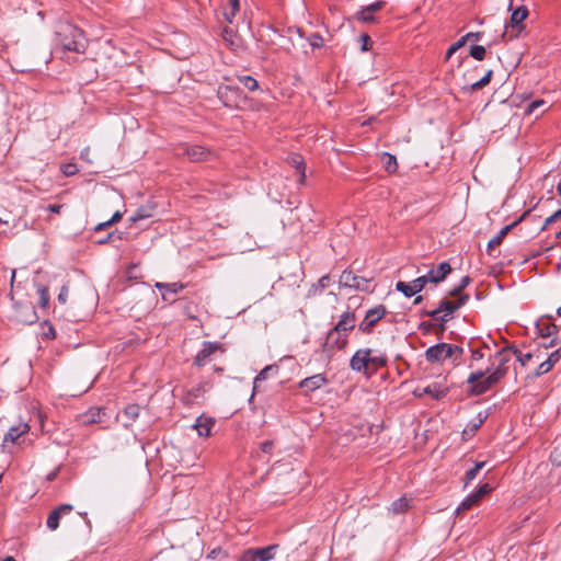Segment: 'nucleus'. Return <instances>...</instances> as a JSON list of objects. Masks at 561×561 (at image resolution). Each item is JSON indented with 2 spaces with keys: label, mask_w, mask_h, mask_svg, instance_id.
Here are the masks:
<instances>
[{
  "label": "nucleus",
  "mask_w": 561,
  "mask_h": 561,
  "mask_svg": "<svg viewBox=\"0 0 561 561\" xmlns=\"http://www.w3.org/2000/svg\"><path fill=\"white\" fill-rule=\"evenodd\" d=\"M56 34L58 44L64 50L84 53L87 46L83 33L73 24L60 23Z\"/></svg>",
  "instance_id": "obj_1"
},
{
  "label": "nucleus",
  "mask_w": 561,
  "mask_h": 561,
  "mask_svg": "<svg viewBox=\"0 0 561 561\" xmlns=\"http://www.w3.org/2000/svg\"><path fill=\"white\" fill-rule=\"evenodd\" d=\"M486 371L477 370L469 375L467 382L470 385L469 393L472 396H481L489 391L501 379L493 373L485 376Z\"/></svg>",
  "instance_id": "obj_2"
},
{
  "label": "nucleus",
  "mask_w": 561,
  "mask_h": 561,
  "mask_svg": "<svg viewBox=\"0 0 561 561\" xmlns=\"http://www.w3.org/2000/svg\"><path fill=\"white\" fill-rule=\"evenodd\" d=\"M454 300H450L448 298H444L440 302L438 308H436L433 311L428 312V316L434 321H440V322H447L453 313L461 308L469 299V295H461L454 297Z\"/></svg>",
  "instance_id": "obj_3"
},
{
  "label": "nucleus",
  "mask_w": 561,
  "mask_h": 561,
  "mask_svg": "<svg viewBox=\"0 0 561 561\" xmlns=\"http://www.w3.org/2000/svg\"><path fill=\"white\" fill-rule=\"evenodd\" d=\"M463 354V350L457 345L448 343H439L428 347L425 357L430 363H442L447 358L457 360Z\"/></svg>",
  "instance_id": "obj_4"
},
{
  "label": "nucleus",
  "mask_w": 561,
  "mask_h": 561,
  "mask_svg": "<svg viewBox=\"0 0 561 561\" xmlns=\"http://www.w3.org/2000/svg\"><path fill=\"white\" fill-rule=\"evenodd\" d=\"M347 342L346 333H340L334 329L330 330L321 347L322 357L327 360L331 359L336 351L343 350L347 345Z\"/></svg>",
  "instance_id": "obj_5"
},
{
  "label": "nucleus",
  "mask_w": 561,
  "mask_h": 561,
  "mask_svg": "<svg viewBox=\"0 0 561 561\" xmlns=\"http://www.w3.org/2000/svg\"><path fill=\"white\" fill-rule=\"evenodd\" d=\"M386 314L387 308L383 305H378L367 310L364 319L358 324V330L365 334H370Z\"/></svg>",
  "instance_id": "obj_6"
},
{
  "label": "nucleus",
  "mask_w": 561,
  "mask_h": 561,
  "mask_svg": "<svg viewBox=\"0 0 561 561\" xmlns=\"http://www.w3.org/2000/svg\"><path fill=\"white\" fill-rule=\"evenodd\" d=\"M278 547V545H270L263 548H250L242 553L240 561H271Z\"/></svg>",
  "instance_id": "obj_7"
},
{
  "label": "nucleus",
  "mask_w": 561,
  "mask_h": 561,
  "mask_svg": "<svg viewBox=\"0 0 561 561\" xmlns=\"http://www.w3.org/2000/svg\"><path fill=\"white\" fill-rule=\"evenodd\" d=\"M30 425L25 422H20L18 425L11 426L5 433L2 442V449L11 453V446L20 444V438L27 434Z\"/></svg>",
  "instance_id": "obj_8"
},
{
  "label": "nucleus",
  "mask_w": 561,
  "mask_h": 561,
  "mask_svg": "<svg viewBox=\"0 0 561 561\" xmlns=\"http://www.w3.org/2000/svg\"><path fill=\"white\" fill-rule=\"evenodd\" d=\"M14 319L24 324H32L37 321L35 308L31 302H14Z\"/></svg>",
  "instance_id": "obj_9"
},
{
  "label": "nucleus",
  "mask_w": 561,
  "mask_h": 561,
  "mask_svg": "<svg viewBox=\"0 0 561 561\" xmlns=\"http://www.w3.org/2000/svg\"><path fill=\"white\" fill-rule=\"evenodd\" d=\"M340 285L343 287L354 288L357 290L366 291L369 289V280L355 275L352 271H343L340 280Z\"/></svg>",
  "instance_id": "obj_10"
},
{
  "label": "nucleus",
  "mask_w": 561,
  "mask_h": 561,
  "mask_svg": "<svg viewBox=\"0 0 561 561\" xmlns=\"http://www.w3.org/2000/svg\"><path fill=\"white\" fill-rule=\"evenodd\" d=\"M513 350L514 346H507L502 348L494 355V358L496 359L497 364L492 373L495 374L500 379L504 378V376L507 374V364L512 359Z\"/></svg>",
  "instance_id": "obj_11"
},
{
  "label": "nucleus",
  "mask_w": 561,
  "mask_h": 561,
  "mask_svg": "<svg viewBox=\"0 0 561 561\" xmlns=\"http://www.w3.org/2000/svg\"><path fill=\"white\" fill-rule=\"evenodd\" d=\"M224 353V347L217 342H205L203 348L196 354L194 365L202 367L210 359L216 352Z\"/></svg>",
  "instance_id": "obj_12"
},
{
  "label": "nucleus",
  "mask_w": 561,
  "mask_h": 561,
  "mask_svg": "<svg viewBox=\"0 0 561 561\" xmlns=\"http://www.w3.org/2000/svg\"><path fill=\"white\" fill-rule=\"evenodd\" d=\"M217 95L226 107L231 108L238 106L240 90L233 85H220Z\"/></svg>",
  "instance_id": "obj_13"
},
{
  "label": "nucleus",
  "mask_w": 561,
  "mask_h": 561,
  "mask_svg": "<svg viewBox=\"0 0 561 561\" xmlns=\"http://www.w3.org/2000/svg\"><path fill=\"white\" fill-rule=\"evenodd\" d=\"M427 284V279L424 276H420L411 283L398 282L396 289L402 293L405 297H412L420 293Z\"/></svg>",
  "instance_id": "obj_14"
},
{
  "label": "nucleus",
  "mask_w": 561,
  "mask_h": 561,
  "mask_svg": "<svg viewBox=\"0 0 561 561\" xmlns=\"http://www.w3.org/2000/svg\"><path fill=\"white\" fill-rule=\"evenodd\" d=\"M370 348L358 350L351 358L350 366L353 370L358 373L369 371V355Z\"/></svg>",
  "instance_id": "obj_15"
},
{
  "label": "nucleus",
  "mask_w": 561,
  "mask_h": 561,
  "mask_svg": "<svg viewBox=\"0 0 561 561\" xmlns=\"http://www.w3.org/2000/svg\"><path fill=\"white\" fill-rule=\"evenodd\" d=\"M448 392V388L439 382H433L424 388H416L413 391L415 397H423L425 394L431 396L435 400H439L445 397Z\"/></svg>",
  "instance_id": "obj_16"
},
{
  "label": "nucleus",
  "mask_w": 561,
  "mask_h": 561,
  "mask_svg": "<svg viewBox=\"0 0 561 561\" xmlns=\"http://www.w3.org/2000/svg\"><path fill=\"white\" fill-rule=\"evenodd\" d=\"M450 273V264L447 262H442L440 264H438L437 268L430 270L428 273L423 276L427 279V283L438 284L443 282Z\"/></svg>",
  "instance_id": "obj_17"
},
{
  "label": "nucleus",
  "mask_w": 561,
  "mask_h": 561,
  "mask_svg": "<svg viewBox=\"0 0 561 561\" xmlns=\"http://www.w3.org/2000/svg\"><path fill=\"white\" fill-rule=\"evenodd\" d=\"M386 2L382 0H378L369 5L364 7L360 11L356 13V19L364 23L375 22L374 14L380 11L385 7Z\"/></svg>",
  "instance_id": "obj_18"
},
{
  "label": "nucleus",
  "mask_w": 561,
  "mask_h": 561,
  "mask_svg": "<svg viewBox=\"0 0 561 561\" xmlns=\"http://www.w3.org/2000/svg\"><path fill=\"white\" fill-rule=\"evenodd\" d=\"M156 288L161 291L164 301L173 302L176 294L183 289V285L180 283H157Z\"/></svg>",
  "instance_id": "obj_19"
},
{
  "label": "nucleus",
  "mask_w": 561,
  "mask_h": 561,
  "mask_svg": "<svg viewBox=\"0 0 561 561\" xmlns=\"http://www.w3.org/2000/svg\"><path fill=\"white\" fill-rule=\"evenodd\" d=\"M213 385L209 381H202L191 390H188L184 397V400L188 404H194L198 399L203 398L204 394L211 389Z\"/></svg>",
  "instance_id": "obj_20"
},
{
  "label": "nucleus",
  "mask_w": 561,
  "mask_h": 561,
  "mask_svg": "<svg viewBox=\"0 0 561 561\" xmlns=\"http://www.w3.org/2000/svg\"><path fill=\"white\" fill-rule=\"evenodd\" d=\"M73 510L70 504H62L50 512L47 518V527L50 530H56L59 526L60 517L69 514Z\"/></svg>",
  "instance_id": "obj_21"
},
{
  "label": "nucleus",
  "mask_w": 561,
  "mask_h": 561,
  "mask_svg": "<svg viewBox=\"0 0 561 561\" xmlns=\"http://www.w3.org/2000/svg\"><path fill=\"white\" fill-rule=\"evenodd\" d=\"M510 9L512 10L510 25L519 32L523 28V22L528 16V10L525 5L513 9L512 3L510 4Z\"/></svg>",
  "instance_id": "obj_22"
},
{
  "label": "nucleus",
  "mask_w": 561,
  "mask_h": 561,
  "mask_svg": "<svg viewBox=\"0 0 561 561\" xmlns=\"http://www.w3.org/2000/svg\"><path fill=\"white\" fill-rule=\"evenodd\" d=\"M356 317L352 312H344L339 322L333 328L335 331L340 333H346L351 332L355 328Z\"/></svg>",
  "instance_id": "obj_23"
},
{
  "label": "nucleus",
  "mask_w": 561,
  "mask_h": 561,
  "mask_svg": "<svg viewBox=\"0 0 561 561\" xmlns=\"http://www.w3.org/2000/svg\"><path fill=\"white\" fill-rule=\"evenodd\" d=\"M327 382V378L322 374H317L310 377L302 379L299 382V387L307 390L308 392H312L319 388H321Z\"/></svg>",
  "instance_id": "obj_24"
},
{
  "label": "nucleus",
  "mask_w": 561,
  "mask_h": 561,
  "mask_svg": "<svg viewBox=\"0 0 561 561\" xmlns=\"http://www.w3.org/2000/svg\"><path fill=\"white\" fill-rule=\"evenodd\" d=\"M522 219H523V217H522V218H519L518 220L514 221L513 224H511V225H507V226L503 227V228L497 232V234H496V236H494V237L489 241V243H488V252H489V254H491V251H492L493 249H495L496 247H499V245L502 243V241H503V239L506 237V234H507V233L512 230V228H514V227H515V226H516V225H517Z\"/></svg>",
  "instance_id": "obj_25"
},
{
  "label": "nucleus",
  "mask_w": 561,
  "mask_h": 561,
  "mask_svg": "<svg viewBox=\"0 0 561 561\" xmlns=\"http://www.w3.org/2000/svg\"><path fill=\"white\" fill-rule=\"evenodd\" d=\"M186 154L191 161H204L209 159L213 153L202 146H191L186 149Z\"/></svg>",
  "instance_id": "obj_26"
},
{
  "label": "nucleus",
  "mask_w": 561,
  "mask_h": 561,
  "mask_svg": "<svg viewBox=\"0 0 561 561\" xmlns=\"http://www.w3.org/2000/svg\"><path fill=\"white\" fill-rule=\"evenodd\" d=\"M214 420L211 417L199 416L197 417L193 427L197 431L199 436H209L214 426Z\"/></svg>",
  "instance_id": "obj_27"
},
{
  "label": "nucleus",
  "mask_w": 561,
  "mask_h": 561,
  "mask_svg": "<svg viewBox=\"0 0 561 561\" xmlns=\"http://www.w3.org/2000/svg\"><path fill=\"white\" fill-rule=\"evenodd\" d=\"M288 162L296 169L299 174V183L304 184L306 174H305V162L300 154L293 153L288 158Z\"/></svg>",
  "instance_id": "obj_28"
},
{
  "label": "nucleus",
  "mask_w": 561,
  "mask_h": 561,
  "mask_svg": "<svg viewBox=\"0 0 561 561\" xmlns=\"http://www.w3.org/2000/svg\"><path fill=\"white\" fill-rule=\"evenodd\" d=\"M546 105H547V103L545 100H542V99L535 100L526 106L525 115H534L535 114L536 117H539L547 110Z\"/></svg>",
  "instance_id": "obj_29"
},
{
  "label": "nucleus",
  "mask_w": 561,
  "mask_h": 561,
  "mask_svg": "<svg viewBox=\"0 0 561 561\" xmlns=\"http://www.w3.org/2000/svg\"><path fill=\"white\" fill-rule=\"evenodd\" d=\"M513 355L516 356L517 360L520 363L522 366H526L534 358L537 360L541 358L540 350L523 354L519 350L514 347Z\"/></svg>",
  "instance_id": "obj_30"
},
{
  "label": "nucleus",
  "mask_w": 561,
  "mask_h": 561,
  "mask_svg": "<svg viewBox=\"0 0 561 561\" xmlns=\"http://www.w3.org/2000/svg\"><path fill=\"white\" fill-rule=\"evenodd\" d=\"M381 162L388 173H394L398 169L397 158L389 152L381 153Z\"/></svg>",
  "instance_id": "obj_31"
},
{
  "label": "nucleus",
  "mask_w": 561,
  "mask_h": 561,
  "mask_svg": "<svg viewBox=\"0 0 561 561\" xmlns=\"http://www.w3.org/2000/svg\"><path fill=\"white\" fill-rule=\"evenodd\" d=\"M331 282V278L329 275L322 276L317 284H313L311 288L309 289V296H316L318 294H321L322 290L327 287H329Z\"/></svg>",
  "instance_id": "obj_32"
},
{
  "label": "nucleus",
  "mask_w": 561,
  "mask_h": 561,
  "mask_svg": "<svg viewBox=\"0 0 561 561\" xmlns=\"http://www.w3.org/2000/svg\"><path fill=\"white\" fill-rule=\"evenodd\" d=\"M278 371V367L276 365H268L264 367L260 374L254 378V390H256L260 381L265 380L270 375L276 374Z\"/></svg>",
  "instance_id": "obj_33"
},
{
  "label": "nucleus",
  "mask_w": 561,
  "mask_h": 561,
  "mask_svg": "<svg viewBox=\"0 0 561 561\" xmlns=\"http://www.w3.org/2000/svg\"><path fill=\"white\" fill-rule=\"evenodd\" d=\"M537 328L542 337H549L557 332V325L550 322H540Z\"/></svg>",
  "instance_id": "obj_34"
},
{
  "label": "nucleus",
  "mask_w": 561,
  "mask_h": 561,
  "mask_svg": "<svg viewBox=\"0 0 561 561\" xmlns=\"http://www.w3.org/2000/svg\"><path fill=\"white\" fill-rule=\"evenodd\" d=\"M410 507V501L407 497H400L391 504V511L394 514L404 513Z\"/></svg>",
  "instance_id": "obj_35"
},
{
  "label": "nucleus",
  "mask_w": 561,
  "mask_h": 561,
  "mask_svg": "<svg viewBox=\"0 0 561 561\" xmlns=\"http://www.w3.org/2000/svg\"><path fill=\"white\" fill-rule=\"evenodd\" d=\"M479 502L477 501V496H473V494L471 493L470 495H468L461 503L460 505L457 507V515L460 514V512H463V511H467V510H470L472 506L474 505H478Z\"/></svg>",
  "instance_id": "obj_36"
},
{
  "label": "nucleus",
  "mask_w": 561,
  "mask_h": 561,
  "mask_svg": "<svg viewBox=\"0 0 561 561\" xmlns=\"http://www.w3.org/2000/svg\"><path fill=\"white\" fill-rule=\"evenodd\" d=\"M484 465H485L484 461L477 462L472 469H469L466 472L465 485H468L472 480H474L477 478L479 471L484 467Z\"/></svg>",
  "instance_id": "obj_37"
},
{
  "label": "nucleus",
  "mask_w": 561,
  "mask_h": 561,
  "mask_svg": "<svg viewBox=\"0 0 561 561\" xmlns=\"http://www.w3.org/2000/svg\"><path fill=\"white\" fill-rule=\"evenodd\" d=\"M238 79L249 91H255L259 89V82L251 76H239Z\"/></svg>",
  "instance_id": "obj_38"
},
{
  "label": "nucleus",
  "mask_w": 561,
  "mask_h": 561,
  "mask_svg": "<svg viewBox=\"0 0 561 561\" xmlns=\"http://www.w3.org/2000/svg\"><path fill=\"white\" fill-rule=\"evenodd\" d=\"M492 76H493V71L488 70L486 73L484 75V77H482L480 80L473 82L470 85V90L476 91V90H480V89L484 88L485 85H488L490 83Z\"/></svg>",
  "instance_id": "obj_39"
},
{
  "label": "nucleus",
  "mask_w": 561,
  "mask_h": 561,
  "mask_svg": "<svg viewBox=\"0 0 561 561\" xmlns=\"http://www.w3.org/2000/svg\"><path fill=\"white\" fill-rule=\"evenodd\" d=\"M471 282V278L469 276H463L459 283V285H457L456 287H454L450 291H449V295L451 297H456V296H461L463 295L462 294V290L470 284Z\"/></svg>",
  "instance_id": "obj_40"
},
{
  "label": "nucleus",
  "mask_w": 561,
  "mask_h": 561,
  "mask_svg": "<svg viewBox=\"0 0 561 561\" xmlns=\"http://www.w3.org/2000/svg\"><path fill=\"white\" fill-rule=\"evenodd\" d=\"M309 43V45L316 49V48H322L324 46V39L323 37L318 33H312L307 36L306 38Z\"/></svg>",
  "instance_id": "obj_41"
},
{
  "label": "nucleus",
  "mask_w": 561,
  "mask_h": 561,
  "mask_svg": "<svg viewBox=\"0 0 561 561\" xmlns=\"http://www.w3.org/2000/svg\"><path fill=\"white\" fill-rule=\"evenodd\" d=\"M387 364V359L383 356H371L369 355V370L375 371Z\"/></svg>",
  "instance_id": "obj_42"
},
{
  "label": "nucleus",
  "mask_w": 561,
  "mask_h": 561,
  "mask_svg": "<svg viewBox=\"0 0 561 561\" xmlns=\"http://www.w3.org/2000/svg\"><path fill=\"white\" fill-rule=\"evenodd\" d=\"M486 54V49L481 45H473L470 47L469 55L476 60H483Z\"/></svg>",
  "instance_id": "obj_43"
},
{
  "label": "nucleus",
  "mask_w": 561,
  "mask_h": 561,
  "mask_svg": "<svg viewBox=\"0 0 561 561\" xmlns=\"http://www.w3.org/2000/svg\"><path fill=\"white\" fill-rule=\"evenodd\" d=\"M140 413V407L138 404H129L125 408L124 414L130 420L135 421Z\"/></svg>",
  "instance_id": "obj_44"
},
{
  "label": "nucleus",
  "mask_w": 561,
  "mask_h": 561,
  "mask_svg": "<svg viewBox=\"0 0 561 561\" xmlns=\"http://www.w3.org/2000/svg\"><path fill=\"white\" fill-rule=\"evenodd\" d=\"M122 219V214L121 211H116L111 219H108L107 221L105 222H101L96 227H95V230L99 231V230H103L116 222H118L119 220Z\"/></svg>",
  "instance_id": "obj_45"
},
{
  "label": "nucleus",
  "mask_w": 561,
  "mask_h": 561,
  "mask_svg": "<svg viewBox=\"0 0 561 561\" xmlns=\"http://www.w3.org/2000/svg\"><path fill=\"white\" fill-rule=\"evenodd\" d=\"M491 491H492L491 485L489 483H484V484L480 485L479 489L477 491H474L472 494H473V496H477V501L480 502L483 499V496L489 494Z\"/></svg>",
  "instance_id": "obj_46"
},
{
  "label": "nucleus",
  "mask_w": 561,
  "mask_h": 561,
  "mask_svg": "<svg viewBox=\"0 0 561 561\" xmlns=\"http://www.w3.org/2000/svg\"><path fill=\"white\" fill-rule=\"evenodd\" d=\"M38 295H39V301H38L39 306L42 308H46L48 306V301H49L48 289L44 286L39 287Z\"/></svg>",
  "instance_id": "obj_47"
},
{
  "label": "nucleus",
  "mask_w": 561,
  "mask_h": 561,
  "mask_svg": "<svg viewBox=\"0 0 561 561\" xmlns=\"http://www.w3.org/2000/svg\"><path fill=\"white\" fill-rule=\"evenodd\" d=\"M553 367L545 359L539 364L537 369L534 373L535 377H540L547 373H549Z\"/></svg>",
  "instance_id": "obj_48"
},
{
  "label": "nucleus",
  "mask_w": 561,
  "mask_h": 561,
  "mask_svg": "<svg viewBox=\"0 0 561 561\" xmlns=\"http://www.w3.org/2000/svg\"><path fill=\"white\" fill-rule=\"evenodd\" d=\"M466 45V41L461 36L457 42H455L446 53V59H449L453 54H455L459 48Z\"/></svg>",
  "instance_id": "obj_49"
},
{
  "label": "nucleus",
  "mask_w": 561,
  "mask_h": 561,
  "mask_svg": "<svg viewBox=\"0 0 561 561\" xmlns=\"http://www.w3.org/2000/svg\"><path fill=\"white\" fill-rule=\"evenodd\" d=\"M61 171L65 175L71 176L78 172V168L75 163H67L62 165Z\"/></svg>",
  "instance_id": "obj_50"
},
{
  "label": "nucleus",
  "mask_w": 561,
  "mask_h": 561,
  "mask_svg": "<svg viewBox=\"0 0 561 561\" xmlns=\"http://www.w3.org/2000/svg\"><path fill=\"white\" fill-rule=\"evenodd\" d=\"M561 358V348L556 350L552 352L548 357L547 362L553 367Z\"/></svg>",
  "instance_id": "obj_51"
},
{
  "label": "nucleus",
  "mask_w": 561,
  "mask_h": 561,
  "mask_svg": "<svg viewBox=\"0 0 561 561\" xmlns=\"http://www.w3.org/2000/svg\"><path fill=\"white\" fill-rule=\"evenodd\" d=\"M559 218H561V209L557 210L556 213H553L551 216L547 217L546 220H545V225L543 227L541 228V230H545L549 225H551L552 222H554L556 220H558Z\"/></svg>",
  "instance_id": "obj_52"
},
{
  "label": "nucleus",
  "mask_w": 561,
  "mask_h": 561,
  "mask_svg": "<svg viewBox=\"0 0 561 561\" xmlns=\"http://www.w3.org/2000/svg\"><path fill=\"white\" fill-rule=\"evenodd\" d=\"M483 36V33L481 32H469L467 33L466 35H463V39L467 42H470V41H480Z\"/></svg>",
  "instance_id": "obj_53"
},
{
  "label": "nucleus",
  "mask_w": 561,
  "mask_h": 561,
  "mask_svg": "<svg viewBox=\"0 0 561 561\" xmlns=\"http://www.w3.org/2000/svg\"><path fill=\"white\" fill-rule=\"evenodd\" d=\"M273 447H274V442L273 440H265L260 446L261 450L263 453H265V454H271Z\"/></svg>",
  "instance_id": "obj_54"
},
{
  "label": "nucleus",
  "mask_w": 561,
  "mask_h": 561,
  "mask_svg": "<svg viewBox=\"0 0 561 561\" xmlns=\"http://www.w3.org/2000/svg\"><path fill=\"white\" fill-rule=\"evenodd\" d=\"M101 413H102V411L100 409L91 410L90 411L91 417L87 422H91V423L100 422L101 421V416H100Z\"/></svg>",
  "instance_id": "obj_55"
},
{
  "label": "nucleus",
  "mask_w": 561,
  "mask_h": 561,
  "mask_svg": "<svg viewBox=\"0 0 561 561\" xmlns=\"http://www.w3.org/2000/svg\"><path fill=\"white\" fill-rule=\"evenodd\" d=\"M551 460L557 465H561V453L559 454L558 446H556L553 451L551 453Z\"/></svg>",
  "instance_id": "obj_56"
},
{
  "label": "nucleus",
  "mask_w": 561,
  "mask_h": 561,
  "mask_svg": "<svg viewBox=\"0 0 561 561\" xmlns=\"http://www.w3.org/2000/svg\"><path fill=\"white\" fill-rule=\"evenodd\" d=\"M67 298H68V287L62 286L61 290H60V293L58 295V301L61 302V304H66Z\"/></svg>",
  "instance_id": "obj_57"
},
{
  "label": "nucleus",
  "mask_w": 561,
  "mask_h": 561,
  "mask_svg": "<svg viewBox=\"0 0 561 561\" xmlns=\"http://www.w3.org/2000/svg\"><path fill=\"white\" fill-rule=\"evenodd\" d=\"M360 39H362V50H364V51L368 50L369 44H370V37L367 34H363L360 36Z\"/></svg>",
  "instance_id": "obj_58"
},
{
  "label": "nucleus",
  "mask_w": 561,
  "mask_h": 561,
  "mask_svg": "<svg viewBox=\"0 0 561 561\" xmlns=\"http://www.w3.org/2000/svg\"><path fill=\"white\" fill-rule=\"evenodd\" d=\"M238 11L239 10H233V8L230 7V9L225 12L227 22L231 23Z\"/></svg>",
  "instance_id": "obj_59"
},
{
  "label": "nucleus",
  "mask_w": 561,
  "mask_h": 561,
  "mask_svg": "<svg viewBox=\"0 0 561 561\" xmlns=\"http://www.w3.org/2000/svg\"><path fill=\"white\" fill-rule=\"evenodd\" d=\"M150 215L149 214H146L144 213L141 209L137 211V214L135 216L131 217V220L133 221H136V220H139V219H142V218H147L149 217Z\"/></svg>",
  "instance_id": "obj_60"
},
{
  "label": "nucleus",
  "mask_w": 561,
  "mask_h": 561,
  "mask_svg": "<svg viewBox=\"0 0 561 561\" xmlns=\"http://www.w3.org/2000/svg\"><path fill=\"white\" fill-rule=\"evenodd\" d=\"M58 472H59V468H56L55 470H53L51 472H49L46 477V479L48 481H54L56 479V477L58 476Z\"/></svg>",
  "instance_id": "obj_61"
},
{
  "label": "nucleus",
  "mask_w": 561,
  "mask_h": 561,
  "mask_svg": "<svg viewBox=\"0 0 561 561\" xmlns=\"http://www.w3.org/2000/svg\"><path fill=\"white\" fill-rule=\"evenodd\" d=\"M61 207H62L61 205L53 204V205H49V206L47 207V209H48L49 211H51V213H56V214H58V213L60 211Z\"/></svg>",
  "instance_id": "obj_62"
},
{
  "label": "nucleus",
  "mask_w": 561,
  "mask_h": 561,
  "mask_svg": "<svg viewBox=\"0 0 561 561\" xmlns=\"http://www.w3.org/2000/svg\"><path fill=\"white\" fill-rule=\"evenodd\" d=\"M89 153H90V148L89 147L84 148L81 151V158L85 159L88 162H91V160L89 159Z\"/></svg>",
  "instance_id": "obj_63"
},
{
  "label": "nucleus",
  "mask_w": 561,
  "mask_h": 561,
  "mask_svg": "<svg viewBox=\"0 0 561 561\" xmlns=\"http://www.w3.org/2000/svg\"><path fill=\"white\" fill-rule=\"evenodd\" d=\"M483 357V354L481 351L479 350H474L472 351V358L478 360V359H481Z\"/></svg>",
  "instance_id": "obj_64"
}]
</instances>
